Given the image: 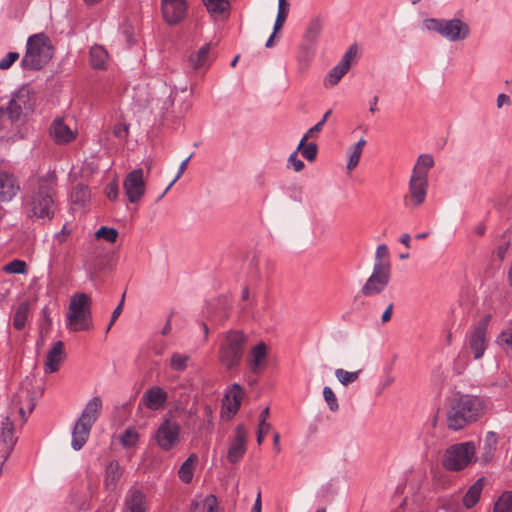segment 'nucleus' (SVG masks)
<instances>
[{
  "label": "nucleus",
  "mask_w": 512,
  "mask_h": 512,
  "mask_svg": "<svg viewBox=\"0 0 512 512\" xmlns=\"http://www.w3.org/2000/svg\"><path fill=\"white\" fill-rule=\"evenodd\" d=\"M243 396V388L238 383L232 384L226 392L224 405H226L227 410L233 415L239 411Z\"/></svg>",
  "instance_id": "obj_23"
},
{
  "label": "nucleus",
  "mask_w": 512,
  "mask_h": 512,
  "mask_svg": "<svg viewBox=\"0 0 512 512\" xmlns=\"http://www.w3.org/2000/svg\"><path fill=\"white\" fill-rule=\"evenodd\" d=\"M181 426L169 418L164 419L155 432V441L163 451H171L180 443Z\"/></svg>",
  "instance_id": "obj_10"
},
{
  "label": "nucleus",
  "mask_w": 512,
  "mask_h": 512,
  "mask_svg": "<svg viewBox=\"0 0 512 512\" xmlns=\"http://www.w3.org/2000/svg\"><path fill=\"white\" fill-rule=\"evenodd\" d=\"M34 95L27 85L21 86L10 99L5 110L10 123L18 121L22 115H27L33 111Z\"/></svg>",
  "instance_id": "obj_8"
},
{
  "label": "nucleus",
  "mask_w": 512,
  "mask_h": 512,
  "mask_svg": "<svg viewBox=\"0 0 512 512\" xmlns=\"http://www.w3.org/2000/svg\"><path fill=\"white\" fill-rule=\"evenodd\" d=\"M204 504L207 506V512H218V500L214 494L206 496Z\"/></svg>",
  "instance_id": "obj_56"
},
{
  "label": "nucleus",
  "mask_w": 512,
  "mask_h": 512,
  "mask_svg": "<svg viewBox=\"0 0 512 512\" xmlns=\"http://www.w3.org/2000/svg\"><path fill=\"white\" fill-rule=\"evenodd\" d=\"M484 398L464 394L451 400L447 410V427L458 431L480 420L487 412Z\"/></svg>",
  "instance_id": "obj_2"
},
{
  "label": "nucleus",
  "mask_w": 512,
  "mask_h": 512,
  "mask_svg": "<svg viewBox=\"0 0 512 512\" xmlns=\"http://www.w3.org/2000/svg\"><path fill=\"white\" fill-rule=\"evenodd\" d=\"M91 309V297L84 292L75 293L66 314L67 328L72 332L89 330L93 326Z\"/></svg>",
  "instance_id": "obj_5"
},
{
  "label": "nucleus",
  "mask_w": 512,
  "mask_h": 512,
  "mask_svg": "<svg viewBox=\"0 0 512 512\" xmlns=\"http://www.w3.org/2000/svg\"><path fill=\"white\" fill-rule=\"evenodd\" d=\"M192 155H189L179 166V170L175 178L171 181V183L167 186L164 192L158 197V200L162 199V197L168 192V190L173 186V184L181 177L182 173L186 170L187 164L191 159Z\"/></svg>",
  "instance_id": "obj_52"
},
{
  "label": "nucleus",
  "mask_w": 512,
  "mask_h": 512,
  "mask_svg": "<svg viewBox=\"0 0 512 512\" xmlns=\"http://www.w3.org/2000/svg\"><path fill=\"white\" fill-rule=\"evenodd\" d=\"M307 140V136H303L296 151H300L306 160L312 162L317 157L318 146L314 142L306 143Z\"/></svg>",
  "instance_id": "obj_37"
},
{
  "label": "nucleus",
  "mask_w": 512,
  "mask_h": 512,
  "mask_svg": "<svg viewBox=\"0 0 512 512\" xmlns=\"http://www.w3.org/2000/svg\"><path fill=\"white\" fill-rule=\"evenodd\" d=\"M146 494L138 487L131 486L125 496L123 512H147Z\"/></svg>",
  "instance_id": "obj_15"
},
{
  "label": "nucleus",
  "mask_w": 512,
  "mask_h": 512,
  "mask_svg": "<svg viewBox=\"0 0 512 512\" xmlns=\"http://www.w3.org/2000/svg\"><path fill=\"white\" fill-rule=\"evenodd\" d=\"M497 342L504 347L507 354L512 355V327L502 331L497 338Z\"/></svg>",
  "instance_id": "obj_48"
},
{
  "label": "nucleus",
  "mask_w": 512,
  "mask_h": 512,
  "mask_svg": "<svg viewBox=\"0 0 512 512\" xmlns=\"http://www.w3.org/2000/svg\"><path fill=\"white\" fill-rule=\"evenodd\" d=\"M105 194L107 198L111 201H115L118 198L119 195V186L116 181H112L107 184L105 188Z\"/></svg>",
  "instance_id": "obj_53"
},
{
  "label": "nucleus",
  "mask_w": 512,
  "mask_h": 512,
  "mask_svg": "<svg viewBox=\"0 0 512 512\" xmlns=\"http://www.w3.org/2000/svg\"><path fill=\"white\" fill-rule=\"evenodd\" d=\"M389 261V251L386 244L378 245L376 249L375 262Z\"/></svg>",
  "instance_id": "obj_55"
},
{
  "label": "nucleus",
  "mask_w": 512,
  "mask_h": 512,
  "mask_svg": "<svg viewBox=\"0 0 512 512\" xmlns=\"http://www.w3.org/2000/svg\"><path fill=\"white\" fill-rule=\"evenodd\" d=\"M203 3L212 16H218L230 10L229 0H203Z\"/></svg>",
  "instance_id": "obj_35"
},
{
  "label": "nucleus",
  "mask_w": 512,
  "mask_h": 512,
  "mask_svg": "<svg viewBox=\"0 0 512 512\" xmlns=\"http://www.w3.org/2000/svg\"><path fill=\"white\" fill-rule=\"evenodd\" d=\"M29 312V305L21 303L13 317V326L17 330H22L25 327Z\"/></svg>",
  "instance_id": "obj_40"
},
{
  "label": "nucleus",
  "mask_w": 512,
  "mask_h": 512,
  "mask_svg": "<svg viewBox=\"0 0 512 512\" xmlns=\"http://www.w3.org/2000/svg\"><path fill=\"white\" fill-rule=\"evenodd\" d=\"M124 299H125V294L122 295L120 303L117 305V307L112 312L111 320H110V323H109V325L107 327V331H109V329L112 327V325L115 323V321L117 320V318L121 314L122 309H123Z\"/></svg>",
  "instance_id": "obj_59"
},
{
  "label": "nucleus",
  "mask_w": 512,
  "mask_h": 512,
  "mask_svg": "<svg viewBox=\"0 0 512 512\" xmlns=\"http://www.w3.org/2000/svg\"><path fill=\"white\" fill-rule=\"evenodd\" d=\"M390 276V262H375L373 272L361 288V293L366 297L380 294L388 285Z\"/></svg>",
  "instance_id": "obj_9"
},
{
  "label": "nucleus",
  "mask_w": 512,
  "mask_h": 512,
  "mask_svg": "<svg viewBox=\"0 0 512 512\" xmlns=\"http://www.w3.org/2000/svg\"><path fill=\"white\" fill-rule=\"evenodd\" d=\"M426 28L435 31L450 41H459L468 37L469 26L460 19H428L425 21Z\"/></svg>",
  "instance_id": "obj_7"
},
{
  "label": "nucleus",
  "mask_w": 512,
  "mask_h": 512,
  "mask_svg": "<svg viewBox=\"0 0 512 512\" xmlns=\"http://www.w3.org/2000/svg\"><path fill=\"white\" fill-rule=\"evenodd\" d=\"M248 432L243 424L235 427L234 436L231 439L227 452V460L231 464L241 461L247 451Z\"/></svg>",
  "instance_id": "obj_12"
},
{
  "label": "nucleus",
  "mask_w": 512,
  "mask_h": 512,
  "mask_svg": "<svg viewBox=\"0 0 512 512\" xmlns=\"http://www.w3.org/2000/svg\"><path fill=\"white\" fill-rule=\"evenodd\" d=\"M92 426L77 420L72 431L71 445L74 450H80L87 442Z\"/></svg>",
  "instance_id": "obj_25"
},
{
  "label": "nucleus",
  "mask_w": 512,
  "mask_h": 512,
  "mask_svg": "<svg viewBox=\"0 0 512 512\" xmlns=\"http://www.w3.org/2000/svg\"><path fill=\"white\" fill-rule=\"evenodd\" d=\"M476 447L472 441L450 446L444 454L442 465L448 471H461L475 462Z\"/></svg>",
  "instance_id": "obj_6"
},
{
  "label": "nucleus",
  "mask_w": 512,
  "mask_h": 512,
  "mask_svg": "<svg viewBox=\"0 0 512 512\" xmlns=\"http://www.w3.org/2000/svg\"><path fill=\"white\" fill-rule=\"evenodd\" d=\"M267 357V346L265 343L260 342L254 346L251 350V359L249 361V367L251 371L258 374L264 367Z\"/></svg>",
  "instance_id": "obj_26"
},
{
  "label": "nucleus",
  "mask_w": 512,
  "mask_h": 512,
  "mask_svg": "<svg viewBox=\"0 0 512 512\" xmlns=\"http://www.w3.org/2000/svg\"><path fill=\"white\" fill-rule=\"evenodd\" d=\"M167 400L168 394L163 388L152 386L143 394L141 403L150 410H159L165 406Z\"/></svg>",
  "instance_id": "obj_18"
},
{
  "label": "nucleus",
  "mask_w": 512,
  "mask_h": 512,
  "mask_svg": "<svg viewBox=\"0 0 512 512\" xmlns=\"http://www.w3.org/2000/svg\"><path fill=\"white\" fill-rule=\"evenodd\" d=\"M360 373L361 370L354 372H348L342 368H338L335 370V376L337 377L338 381L344 386H348L349 384L356 381Z\"/></svg>",
  "instance_id": "obj_44"
},
{
  "label": "nucleus",
  "mask_w": 512,
  "mask_h": 512,
  "mask_svg": "<svg viewBox=\"0 0 512 512\" xmlns=\"http://www.w3.org/2000/svg\"><path fill=\"white\" fill-rule=\"evenodd\" d=\"M246 344L247 337L242 331L229 330L226 332L218 351L219 362L226 370H236L240 366Z\"/></svg>",
  "instance_id": "obj_3"
},
{
  "label": "nucleus",
  "mask_w": 512,
  "mask_h": 512,
  "mask_svg": "<svg viewBox=\"0 0 512 512\" xmlns=\"http://www.w3.org/2000/svg\"><path fill=\"white\" fill-rule=\"evenodd\" d=\"M356 55H357V45L353 44L345 52V54L343 55V57L339 63L345 64V66L348 69H350L352 62H353L354 58L356 57Z\"/></svg>",
  "instance_id": "obj_50"
},
{
  "label": "nucleus",
  "mask_w": 512,
  "mask_h": 512,
  "mask_svg": "<svg viewBox=\"0 0 512 512\" xmlns=\"http://www.w3.org/2000/svg\"><path fill=\"white\" fill-rule=\"evenodd\" d=\"M101 408V398L98 396L93 397L86 404L78 420L82 421V423L93 426V424L97 421L99 417Z\"/></svg>",
  "instance_id": "obj_24"
},
{
  "label": "nucleus",
  "mask_w": 512,
  "mask_h": 512,
  "mask_svg": "<svg viewBox=\"0 0 512 512\" xmlns=\"http://www.w3.org/2000/svg\"><path fill=\"white\" fill-rule=\"evenodd\" d=\"M53 56L50 39L44 33L30 36L27 40L26 53L21 60L25 70L37 71L42 69Z\"/></svg>",
  "instance_id": "obj_4"
},
{
  "label": "nucleus",
  "mask_w": 512,
  "mask_h": 512,
  "mask_svg": "<svg viewBox=\"0 0 512 512\" xmlns=\"http://www.w3.org/2000/svg\"><path fill=\"white\" fill-rule=\"evenodd\" d=\"M15 402L20 405L19 414L23 421H26V411L25 406L28 409V412L31 413L35 407V396L32 394L30 389L28 388V384L24 383L15 396Z\"/></svg>",
  "instance_id": "obj_21"
},
{
  "label": "nucleus",
  "mask_w": 512,
  "mask_h": 512,
  "mask_svg": "<svg viewBox=\"0 0 512 512\" xmlns=\"http://www.w3.org/2000/svg\"><path fill=\"white\" fill-rule=\"evenodd\" d=\"M322 28L323 20L320 17L312 18L304 33V40L309 45H314L321 34Z\"/></svg>",
  "instance_id": "obj_33"
},
{
  "label": "nucleus",
  "mask_w": 512,
  "mask_h": 512,
  "mask_svg": "<svg viewBox=\"0 0 512 512\" xmlns=\"http://www.w3.org/2000/svg\"><path fill=\"white\" fill-rule=\"evenodd\" d=\"M366 145V140L361 138L356 144H354L351 148V152L349 153V160L347 163V169L349 171L353 170L359 164L361 154L364 146Z\"/></svg>",
  "instance_id": "obj_38"
},
{
  "label": "nucleus",
  "mask_w": 512,
  "mask_h": 512,
  "mask_svg": "<svg viewBox=\"0 0 512 512\" xmlns=\"http://www.w3.org/2000/svg\"><path fill=\"white\" fill-rule=\"evenodd\" d=\"M198 462V456L195 453L189 455V457L182 463L178 470V477L185 484H189L194 475L195 466Z\"/></svg>",
  "instance_id": "obj_31"
},
{
  "label": "nucleus",
  "mask_w": 512,
  "mask_h": 512,
  "mask_svg": "<svg viewBox=\"0 0 512 512\" xmlns=\"http://www.w3.org/2000/svg\"><path fill=\"white\" fill-rule=\"evenodd\" d=\"M271 429V425H258V432H257V444L261 445L265 439V436L269 433Z\"/></svg>",
  "instance_id": "obj_60"
},
{
  "label": "nucleus",
  "mask_w": 512,
  "mask_h": 512,
  "mask_svg": "<svg viewBox=\"0 0 512 512\" xmlns=\"http://www.w3.org/2000/svg\"><path fill=\"white\" fill-rule=\"evenodd\" d=\"M57 175L48 171L31 176L27 181L25 206L27 216L33 220L50 221L56 211Z\"/></svg>",
  "instance_id": "obj_1"
},
{
  "label": "nucleus",
  "mask_w": 512,
  "mask_h": 512,
  "mask_svg": "<svg viewBox=\"0 0 512 512\" xmlns=\"http://www.w3.org/2000/svg\"><path fill=\"white\" fill-rule=\"evenodd\" d=\"M314 52L311 50V48L307 45H303L300 48L297 61L299 64V69L301 71H304L307 69L311 59L313 58Z\"/></svg>",
  "instance_id": "obj_45"
},
{
  "label": "nucleus",
  "mask_w": 512,
  "mask_h": 512,
  "mask_svg": "<svg viewBox=\"0 0 512 512\" xmlns=\"http://www.w3.org/2000/svg\"><path fill=\"white\" fill-rule=\"evenodd\" d=\"M288 162L291 164V166L293 167V169L296 171V172H300L301 170L304 169V163L302 160H300L298 157H297V151H294L290 156H289V159H288Z\"/></svg>",
  "instance_id": "obj_57"
},
{
  "label": "nucleus",
  "mask_w": 512,
  "mask_h": 512,
  "mask_svg": "<svg viewBox=\"0 0 512 512\" xmlns=\"http://www.w3.org/2000/svg\"><path fill=\"white\" fill-rule=\"evenodd\" d=\"M269 417V408L266 407L265 409H263L259 415V424H263V425H271L270 423L267 422V419Z\"/></svg>",
  "instance_id": "obj_64"
},
{
  "label": "nucleus",
  "mask_w": 512,
  "mask_h": 512,
  "mask_svg": "<svg viewBox=\"0 0 512 512\" xmlns=\"http://www.w3.org/2000/svg\"><path fill=\"white\" fill-rule=\"evenodd\" d=\"M5 113V110L0 107V137L3 136L4 130L8 128V124H11L9 117L5 118Z\"/></svg>",
  "instance_id": "obj_61"
},
{
  "label": "nucleus",
  "mask_w": 512,
  "mask_h": 512,
  "mask_svg": "<svg viewBox=\"0 0 512 512\" xmlns=\"http://www.w3.org/2000/svg\"><path fill=\"white\" fill-rule=\"evenodd\" d=\"M493 512H512V491H506L494 504Z\"/></svg>",
  "instance_id": "obj_41"
},
{
  "label": "nucleus",
  "mask_w": 512,
  "mask_h": 512,
  "mask_svg": "<svg viewBox=\"0 0 512 512\" xmlns=\"http://www.w3.org/2000/svg\"><path fill=\"white\" fill-rule=\"evenodd\" d=\"M427 188L428 180L426 177L412 174L409 182V191L414 206H419L425 201Z\"/></svg>",
  "instance_id": "obj_20"
},
{
  "label": "nucleus",
  "mask_w": 512,
  "mask_h": 512,
  "mask_svg": "<svg viewBox=\"0 0 512 512\" xmlns=\"http://www.w3.org/2000/svg\"><path fill=\"white\" fill-rule=\"evenodd\" d=\"M288 16V13L283 11H278L276 20L274 23V34H276L278 31H280L286 21V18Z\"/></svg>",
  "instance_id": "obj_58"
},
{
  "label": "nucleus",
  "mask_w": 512,
  "mask_h": 512,
  "mask_svg": "<svg viewBox=\"0 0 512 512\" xmlns=\"http://www.w3.org/2000/svg\"><path fill=\"white\" fill-rule=\"evenodd\" d=\"M434 165L433 157L429 154H422L413 169V175L424 176L427 178L428 170Z\"/></svg>",
  "instance_id": "obj_36"
},
{
  "label": "nucleus",
  "mask_w": 512,
  "mask_h": 512,
  "mask_svg": "<svg viewBox=\"0 0 512 512\" xmlns=\"http://www.w3.org/2000/svg\"><path fill=\"white\" fill-rule=\"evenodd\" d=\"M91 191L87 185L77 184L71 192V203L78 207H84L90 200Z\"/></svg>",
  "instance_id": "obj_32"
},
{
  "label": "nucleus",
  "mask_w": 512,
  "mask_h": 512,
  "mask_svg": "<svg viewBox=\"0 0 512 512\" xmlns=\"http://www.w3.org/2000/svg\"><path fill=\"white\" fill-rule=\"evenodd\" d=\"M497 443V434L493 431H489L484 438V443L482 447V453L480 457L482 463L487 464L490 461H492L497 450Z\"/></svg>",
  "instance_id": "obj_28"
},
{
  "label": "nucleus",
  "mask_w": 512,
  "mask_h": 512,
  "mask_svg": "<svg viewBox=\"0 0 512 512\" xmlns=\"http://www.w3.org/2000/svg\"><path fill=\"white\" fill-rule=\"evenodd\" d=\"M20 191V183L13 173L0 171V202L11 201Z\"/></svg>",
  "instance_id": "obj_16"
},
{
  "label": "nucleus",
  "mask_w": 512,
  "mask_h": 512,
  "mask_svg": "<svg viewBox=\"0 0 512 512\" xmlns=\"http://www.w3.org/2000/svg\"><path fill=\"white\" fill-rule=\"evenodd\" d=\"M348 71L349 69L345 64L338 63L328 73L325 79V86H335Z\"/></svg>",
  "instance_id": "obj_39"
},
{
  "label": "nucleus",
  "mask_w": 512,
  "mask_h": 512,
  "mask_svg": "<svg viewBox=\"0 0 512 512\" xmlns=\"http://www.w3.org/2000/svg\"><path fill=\"white\" fill-rule=\"evenodd\" d=\"M509 242L503 244V245H500L498 248H497V256L498 258L502 261L505 256H506V253L509 249Z\"/></svg>",
  "instance_id": "obj_62"
},
{
  "label": "nucleus",
  "mask_w": 512,
  "mask_h": 512,
  "mask_svg": "<svg viewBox=\"0 0 512 512\" xmlns=\"http://www.w3.org/2000/svg\"><path fill=\"white\" fill-rule=\"evenodd\" d=\"M113 134L115 137L125 139L129 134V124L118 123L113 127Z\"/></svg>",
  "instance_id": "obj_54"
},
{
  "label": "nucleus",
  "mask_w": 512,
  "mask_h": 512,
  "mask_svg": "<svg viewBox=\"0 0 512 512\" xmlns=\"http://www.w3.org/2000/svg\"><path fill=\"white\" fill-rule=\"evenodd\" d=\"M210 49L211 44L207 43L203 45L197 52H194L189 56V65L193 70L209 67L211 63L209 57Z\"/></svg>",
  "instance_id": "obj_27"
},
{
  "label": "nucleus",
  "mask_w": 512,
  "mask_h": 512,
  "mask_svg": "<svg viewBox=\"0 0 512 512\" xmlns=\"http://www.w3.org/2000/svg\"><path fill=\"white\" fill-rule=\"evenodd\" d=\"M118 231L115 228L102 226L100 227L95 236L97 239H104L109 243H115L118 238Z\"/></svg>",
  "instance_id": "obj_46"
},
{
  "label": "nucleus",
  "mask_w": 512,
  "mask_h": 512,
  "mask_svg": "<svg viewBox=\"0 0 512 512\" xmlns=\"http://www.w3.org/2000/svg\"><path fill=\"white\" fill-rule=\"evenodd\" d=\"M323 128V122H318L313 127H311L304 136H307V139L309 137H312L315 133L320 132Z\"/></svg>",
  "instance_id": "obj_63"
},
{
  "label": "nucleus",
  "mask_w": 512,
  "mask_h": 512,
  "mask_svg": "<svg viewBox=\"0 0 512 512\" xmlns=\"http://www.w3.org/2000/svg\"><path fill=\"white\" fill-rule=\"evenodd\" d=\"M4 271L10 274H23L27 271V264L20 259H14L4 267Z\"/></svg>",
  "instance_id": "obj_47"
},
{
  "label": "nucleus",
  "mask_w": 512,
  "mask_h": 512,
  "mask_svg": "<svg viewBox=\"0 0 512 512\" xmlns=\"http://www.w3.org/2000/svg\"><path fill=\"white\" fill-rule=\"evenodd\" d=\"M64 358V343L60 340L55 341L46 355L44 361V372L46 374L57 372L60 369V366L64 361Z\"/></svg>",
  "instance_id": "obj_17"
},
{
  "label": "nucleus",
  "mask_w": 512,
  "mask_h": 512,
  "mask_svg": "<svg viewBox=\"0 0 512 512\" xmlns=\"http://www.w3.org/2000/svg\"><path fill=\"white\" fill-rule=\"evenodd\" d=\"M323 397L331 411L336 412L339 409L337 397L330 387H324Z\"/></svg>",
  "instance_id": "obj_49"
},
{
  "label": "nucleus",
  "mask_w": 512,
  "mask_h": 512,
  "mask_svg": "<svg viewBox=\"0 0 512 512\" xmlns=\"http://www.w3.org/2000/svg\"><path fill=\"white\" fill-rule=\"evenodd\" d=\"M490 318V315H486L469 334V347L475 359H480L487 348L486 333Z\"/></svg>",
  "instance_id": "obj_14"
},
{
  "label": "nucleus",
  "mask_w": 512,
  "mask_h": 512,
  "mask_svg": "<svg viewBox=\"0 0 512 512\" xmlns=\"http://www.w3.org/2000/svg\"><path fill=\"white\" fill-rule=\"evenodd\" d=\"M1 438L6 452H11L17 442V438L14 436V424L10 417H5L2 421Z\"/></svg>",
  "instance_id": "obj_30"
},
{
  "label": "nucleus",
  "mask_w": 512,
  "mask_h": 512,
  "mask_svg": "<svg viewBox=\"0 0 512 512\" xmlns=\"http://www.w3.org/2000/svg\"><path fill=\"white\" fill-rule=\"evenodd\" d=\"M123 188L130 203L140 201L146 190L143 169L138 168L129 172L124 179Z\"/></svg>",
  "instance_id": "obj_11"
},
{
  "label": "nucleus",
  "mask_w": 512,
  "mask_h": 512,
  "mask_svg": "<svg viewBox=\"0 0 512 512\" xmlns=\"http://www.w3.org/2000/svg\"><path fill=\"white\" fill-rule=\"evenodd\" d=\"M19 59V53L17 52H9L6 56L0 59V69L7 70L9 69L13 63Z\"/></svg>",
  "instance_id": "obj_51"
},
{
  "label": "nucleus",
  "mask_w": 512,
  "mask_h": 512,
  "mask_svg": "<svg viewBox=\"0 0 512 512\" xmlns=\"http://www.w3.org/2000/svg\"><path fill=\"white\" fill-rule=\"evenodd\" d=\"M50 135L57 144H66L76 138V132L62 118H56L50 126Z\"/></svg>",
  "instance_id": "obj_19"
},
{
  "label": "nucleus",
  "mask_w": 512,
  "mask_h": 512,
  "mask_svg": "<svg viewBox=\"0 0 512 512\" xmlns=\"http://www.w3.org/2000/svg\"><path fill=\"white\" fill-rule=\"evenodd\" d=\"M483 487V478H479L477 481L474 482L473 485L469 487V489L467 490L462 499L464 507H466L467 509H471L478 503Z\"/></svg>",
  "instance_id": "obj_29"
},
{
  "label": "nucleus",
  "mask_w": 512,
  "mask_h": 512,
  "mask_svg": "<svg viewBox=\"0 0 512 512\" xmlns=\"http://www.w3.org/2000/svg\"><path fill=\"white\" fill-rule=\"evenodd\" d=\"M124 472V468L117 460H112L105 468L104 486L109 491H114Z\"/></svg>",
  "instance_id": "obj_22"
},
{
  "label": "nucleus",
  "mask_w": 512,
  "mask_h": 512,
  "mask_svg": "<svg viewBox=\"0 0 512 512\" xmlns=\"http://www.w3.org/2000/svg\"><path fill=\"white\" fill-rule=\"evenodd\" d=\"M90 63L93 68L96 69H104L107 59L108 53L105 48L101 45L95 44L91 47L90 52Z\"/></svg>",
  "instance_id": "obj_34"
},
{
  "label": "nucleus",
  "mask_w": 512,
  "mask_h": 512,
  "mask_svg": "<svg viewBox=\"0 0 512 512\" xmlns=\"http://www.w3.org/2000/svg\"><path fill=\"white\" fill-rule=\"evenodd\" d=\"M190 356L180 353H173L170 359V367L172 370L182 372L186 370Z\"/></svg>",
  "instance_id": "obj_43"
},
{
  "label": "nucleus",
  "mask_w": 512,
  "mask_h": 512,
  "mask_svg": "<svg viewBox=\"0 0 512 512\" xmlns=\"http://www.w3.org/2000/svg\"><path fill=\"white\" fill-rule=\"evenodd\" d=\"M139 440V434L134 427H128L120 436V443L125 448L134 447Z\"/></svg>",
  "instance_id": "obj_42"
},
{
  "label": "nucleus",
  "mask_w": 512,
  "mask_h": 512,
  "mask_svg": "<svg viewBox=\"0 0 512 512\" xmlns=\"http://www.w3.org/2000/svg\"><path fill=\"white\" fill-rule=\"evenodd\" d=\"M161 11L164 21L169 25H177L187 16L186 0H161Z\"/></svg>",
  "instance_id": "obj_13"
}]
</instances>
